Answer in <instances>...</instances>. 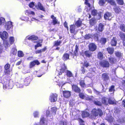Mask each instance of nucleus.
Returning a JSON list of instances; mask_svg holds the SVG:
<instances>
[{
	"instance_id": "412c9836",
	"label": "nucleus",
	"mask_w": 125,
	"mask_h": 125,
	"mask_svg": "<svg viewBox=\"0 0 125 125\" xmlns=\"http://www.w3.org/2000/svg\"><path fill=\"white\" fill-rule=\"evenodd\" d=\"M84 55L87 57H89L91 55L92 53L90 51H85L84 52Z\"/></svg>"
},
{
	"instance_id": "37998d69",
	"label": "nucleus",
	"mask_w": 125,
	"mask_h": 125,
	"mask_svg": "<svg viewBox=\"0 0 125 125\" xmlns=\"http://www.w3.org/2000/svg\"><path fill=\"white\" fill-rule=\"evenodd\" d=\"M98 56L99 59H101L103 58V55L101 52H100L98 53Z\"/></svg>"
},
{
	"instance_id": "2f4dec72",
	"label": "nucleus",
	"mask_w": 125,
	"mask_h": 125,
	"mask_svg": "<svg viewBox=\"0 0 125 125\" xmlns=\"http://www.w3.org/2000/svg\"><path fill=\"white\" fill-rule=\"evenodd\" d=\"M106 1L112 5H116V3L114 0H107Z\"/></svg>"
},
{
	"instance_id": "a18cd8bd",
	"label": "nucleus",
	"mask_w": 125,
	"mask_h": 125,
	"mask_svg": "<svg viewBox=\"0 0 125 125\" xmlns=\"http://www.w3.org/2000/svg\"><path fill=\"white\" fill-rule=\"evenodd\" d=\"M92 37V36L90 34H88L85 35L84 37V38L85 39H88L89 38H91Z\"/></svg>"
},
{
	"instance_id": "aec40b11",
	"label": "nucleus",
	"mask_w": 125,
	"mask_h": 125,
	"mask_svg": "<svg viewBox=\"0 0 125 125\" xmlns=\"http://www.w3.org/2000/svg\"><path fill=\"white\" fill-rule=\"evenodd\" d=\"M102 103L105 105H107L108 103V100L106 97H103L102 99Z\"/></svg>"
},
{
	"instance_id": "09e8293b",
	"label": "nucleus",
	"mask_w": 125,
	"mask_h": 125,
	"mask_svg": "<svg viewBox=\"0 0 125 125\" xmlns=\"http://www.w3.org/2000/svg\"><path fill=\"white\" fill-rule=\"evenodd\" d=\"M79 96L81 98L83 99H84V98L86 97L84 94L82 93H79Z\"/></svg>"
},
{
	"instance_id": "f8f14e48",
	"label": "nucleus",
	"mask_w": 125,
	"mask_h": 125,
	"mask_svg": "<svg viewBox=\"0 0 125 125\" xmlns=\"http://www.w3.org/2000/svg\"><path fill=\"white\" fill-rule=\"evenodd\" d=\"M72 88L73 90L76 92L79 93L80 91V89L77 86L73 85H72Z\"/></svg>"
},
{
	"instance_id": "cd10ccee",
	"label": "nucleus",
	"mask_w": 125,
	"mask_h": 125,
	"mask_svg": "<svg viewBox=\"0 0 125 125\" xmlns=\"http://www.w3.org/2000/svg\"><path fill=\"white\" fill-rule=\"evenodd\" d=\"M104 25L103 24L101 23H100L99 24L98 29L99 31H102L104 29Z\"/></svg>"
},
{
	"instance_id": "774afa93",
	"label": "nucleus",
	"mask_w": 125,
	"mask_h": 125,
	"mask_svg": "<svg viewBox=\"0 0 125 125\" xmlns=\"http://www.w3.org/2000/svg\"><path fill=\"white\" fill-rule=\"evenodd\" d=\"M84 66L87 67L89 66V64L87 62H84Z\"/></svg>"
},
{
	"instance_id": "a19ab883",
	"label": "nucleus",
	"mask_w": 125,
	"mask_h": 125,
	"mask_svg": "<svg viewBox=\"0 0 125 125\" xmlns=\"http://www.w3.org/2000/svg\"><path fill=\"white\" fill-rule=\"evenodd\" d=\"M117 3L119 5H123L124 3V1L123 0H116Z\"/></svg>"
},
{
	"instance_id": "7ed1b4c3",
	"label": "nucleus",
	"mask_w": 125,
	"mask_h": 125,
	"mask_svg": "<svg viewBox=\"0 0 125 125\" xmlns=\"http://www.w3.org/2000/svg\"><path fill=\"white\" fill-rule=\"evenodd\" d=\"M100 65L104 68H107L109 67L110 63L107 61L104 60L102 61L100 63Z\"/></svg>"
},
{
	"instance_id": "20e7f679",
	"label": "nucleus",
	"mask_w": 125,
	"mask_h": 125,
	"mask_svg": "<svg viewBox=\"0 0 125 125\" xmlns=\"http://www.w3.org/2000/svg\"><path fill=\"white\" fill-rule=\"evenodd\" d=\"M57 94H52L50 96V100L51 102H54L57 100Z\"/></svg>"
},
{
	"instance_id": "8fccbe9b",
	"label": "nucleus",
	"mask_w": 125,
	"mask_h": 125,
	"mask_svg": "<svg viewBox=\"0 0 125 125\" xmlns=\"http://www.w3.org/2000/svg\"><path fill=\"white\" fill-rule=\"evenodd\" d=\"M115 90L114 86H112L109 88V92H114Z\"/></svg>"
},
{
	"instance_id": "1a4fd4ad",
	"label": "nucleus",
	"mask_w": 125,
	"mask_h": 125,
	"mask_svg": "<svg viewBox=\"0 0 125 125\" xmlns=\"http://www.w3.org/2000/svg\"><path fill=\"white\" fill-rule=\"evenodd\" d=\"M40 63L37 60H36L32 62H31L30 63V68H31L34 66L36 64L37 65L39 64Z\"/></svg>"
},
{
	"instance_id": "0e129e2a",
	"label": "nucleus",
	"mask_w": 125,
	"mask_h": 125,
	"mask_svg": "<svg viewBox=\"0 0 125 125\" xmlns=\"http://www.w3.org/2000/svg\"><path fill=\"white\" fill-rule=\"evenodd\" d=\"M106 119L108 120L110 122H111L113 120V118L112 117H110L109 118H106Z\"/></svg>"
},
{
	"instance_id": "c9c22d12",
	"label": "nucleus",
	"mask_w": 125,
	"mask_h": 125,
	"mask_svg": "<svg viewBox=\"0 0 125 125\" xmlns=\"http://www.w3.org/2000/svg\"><path fill=\"white\" fill-rule=\"evenodd\" d=\"M14 38L13 37H11L9 38V42L10 44H12L14 42Z\"/></svg>"
},
{
	"instance_id": "e433bc0d",
	"label": "nucleus",
	"mask_w": 125,
	"mask_h": 125,
	"mask_svg": "<svg viewBox=\"0 0 125 125\" xmlns=\"http://www.w3.org/2000/svg\"><path fill=\"white\" fill-rule=\"evenodd\" d=\"M120 28L122 31L125 32V25L124 24H121L120 25Z\"/></svg>"
},
{
	"instance_id": "79ce46f5",
	"label": "nucleus",
	"mask_w": 125,
	"mask_h": 125,
	"mask_svg": "<svg viewBox=\"0 0 125 125\" xmlns=\"http://www.w3.org/2000/svg\"><path fill=\"white\" fill-rule=\"evenodd\" d=\"M120 36L123 40L124 41L125 39V35L122 32L120 33Z\"/></svg>"
},
{
	"instance_id": "f704fd0d",
	"label": "nucleus",
	"mask_w": 125,
	"mask_h": 125,
	"mask_svg": "<svg viewBox=\"0 0 125 125\" xmlns=\"http://www.w3.org/2000/svg\"><path fill=\"white\" fill-rule=\"evenodd\" d=\"M18 56L19 57H22L24 56V54L21 51H19L18 53Z\"/></svg>"
},
{
	"instance_id": "052dcab7",
	"label": "nucleus",
	"mask_w": 125,
	"mask_h": 125,
	"mask_svg": "<svg viewBox=\"0 0 125 125\" xmlns=\"http://www.w3.org/2000/svg\"><path fill=\"white\" fill-rule=\"evenodd\" d=\"M94 103L96 105L99 106H100L101 105V103L100 102L98 101H95L94 102Z\"/></svg>"
},
{
	"instance_id": "69168bd1",
	"label": "nucleus",
	"mask_w": 125,
	"mask_h": 125,
	"mask_svg": "<svg viewBox=\"0 0 125 125\" xmlns=\"http://www.w3.org/2000/svg\"><path fill=\"white\" fill-rule=\"evenodd\" d=\"M42 46V44L40 43H37V45H35V48L36 49H37V48L41 46Z\"/></svg>"
},
{
	"instance_id": "4c0bfd02",
	"label": "nucleus",
	"mask_w": 125,
	"mask_h": 125,
	"mask_svg": "<svg viewBox=\"0 0 125 125\" xmlns=\"http://www.w3.org/2000/svg\"><path fill=\"white\" fill-rule=\"evenodd\" d=\"M106 42V39L105 38H102L100 40V42L102 44H104Z\"/></svg>"
},
{
	"instance_id": "4be33fe9",
	"label": "nucleus",
	"mask_w": 125,
	"mask_h": 125,
	"mask_svg": "<svg viewBox=\"0 0 125 125\" xmlns=\"http://www.w3.org/2000/svg\"><path fill=\"white\" fill-rule=\"evenodd\" d=\"M76 29V27L74 25H72L70 26V31L71 33L74 32L75 29Z\"/></svg>"
},
{
	"instance_id": "dca6fc26",
	"label": "nucleus",
	"mask_w": 125,
	"mask_h": 125,
	"mask_svg": "<svg viewBox=\"0 0 125 125\" xmlns=\"http://www.w3.org/2000/svg\"><path fill=\"white\" fill-rule=\"evenodd\" d=\"M38 39V37L34 35H32L28 37H26V39H28V40H32V41H33L35 40H36Z\"/></svg>"
},
{
	"instance_id": "f257e3e1",
	"label": "nucleus",
	"mask_w": 125,
	"mask_h": 125,
	"mask_svg": "<svg viewBox=\"0 0 125 125\" xmlns=\"http://www.w3.org/2000/svg\"><path fill=\"white\" fill-rule=\"evenodd\" d=\"M52 114L50 113L49 111L47 110L46 112V116L48 119H52L53 116L56 113L57 109L55 107L52 108L51 109Z\"/></svg>"
},
{
	"instance_id": "6e6d98bb",
	"label": "nucleus",
	"mask_w": 125,
	"mask_h": 125,
	"mask_svg": "<svg viewBox=\"0 0 125 125\" xmlns=\"http://www.w3.org/2000/svg\"><path fill=\"white\" fill-rule=\"evenodd\" d=\"M80 84L81 86L82 87H84L85 86L84 81H82L80 82Z\"/></svg>"
},
{
	"instance_id": "5701e85b",
	"label": "nucleus",
	"mask_w": 125,
	"mask_h": 125,
	"mask_svg": "<svg viewBox=\"0 0 125 125\" xmlns=\"http://www.w3.org/2000/svg\"><path fill=\"white\" fill-rule=\"evenodd\" d=\"M66 74L68 77H73V75L70 71L67 70L66 72Z\"/></svg>"
},
{
	"instance_id": "864d4df0",
	"label": "nucleus",
	"mask_w": 125,
	"mask_h": 125,
	"mask_svg": "<svg viewBox=\"0 0 125 125\" xmlns=\"http://www.w3.org/2000/svg\"><path fill=\"white\" fill-rule=\"evenodd\" d=\"M17 52V50L16 49L14 48H13L12 50H11V52L13 54H15Z\"/></svg>"
},
{
	"instance_id": "c85d7f7f",
	"label": "nucleus",
	"mask_w": 125,
	"mask_h": 125,
	"mask_svg": "<svg viewBox=\"0 0 125 125\" xmlns=\"http://www.w3.org/2000/svg\"><path fill=\"white\" fill-rule=\"evenodd\" d=\"M89 115V114L86 112H83L82 114V116L83 118L88 117Z\"/></svg>"
},
{
	"instance_id": "a211bd4d",
	"label": "nucleus",
	"mask_w": 125,
	"mask_h": 125,
	"mask_svg": "<svg viewBox=\"0 0 125 125\" xmlns=\"http://www.w3.org/2000/svg\"><path fill=\"white\" fill-rule=\"evenodd\" d=\"M61 43V41L60 40H58L57 41H55L54 42L53 45L52 47L53 48L55 46H57L60 45Z\"/></svg>"
},
{
	"instance_id": "2eb2a0df",
	"label": "nucleus",
	"mask_w": 125,
	"mask_h": 125,
	"mask_svg": "<svg viewBox=\"0 0 125 125\" xmlns=\"http://www.w3.org/2000/svg\"><path fill=\"white\" fill-rule=\"evenodd\" d=\"M111 16V13L108 12H107L105 14L104 17L105 19L109 20L111 19L110 18Z\"/></svg>"
},
{
	"instance_id": "f3484780",
	"label": "nucleus",
	"mask_w": 125,
	"mask_h": 125,
	"mask_svg": "<svg viewBox=\"0 0 125 125\" xmlns=\"http://www.w3.org/2000/svg\"><path fill=\"white\" fill-rule=\"evenodd\" d=\"M108 102L110 104H113L115 103V100L113 98L110 97L108 100Z\"/></svg>"
},
{
	"instance_id": "bb28decb",
	"label": "nucleus",
	"mask_w": 125,
	"mask_h": 125,
	"mask_svg": "<svg viewBox=\"0 0 125 125\" xmlns=\"http://www.w3.org/2000/svg\"><path fill=\"white\" fill-rule=\"evenodd\" d=\"M117 42L115 38H113L111 41V45L112 46H115Z\"/></svg>"
},
{
	"instance_id": "72a5a7b5",
	"label": "nucleus",
	"mask_w": 125,
	"mask_h": 125,
	"mask_svg": "<svg viewBox=\"0 0 125 125\" xmlns=\"http://www.w3.org/2000/svg\"><path fill=\"white\" fill-rule=\"evenodd\" d=\"M3 45L4 47L6 48L10 46V45L8 43V42L4 40L3 41Z\"/></svg>"
},
{
	"instance_id": "423d86ee",
	"label": "nucleus",
	"mask_w": 125,
	"mask_h": 125,
	"mask_svg": "<svg viewBox=\"0 0 125 125\" xmlns=\"http://www.w3.org/2000/svg\"><path fill=\"white\" fill-rule=\"evenodd\" d=\"M88 46L90 51L92 52L94 51L97 48V46L95 44L93 43H90Z\"/></svg>"
},
{
	"instance_id": "e2e57ef3",
	"label": "nucleus",
	"mask_w": 125,
	"mask_h": 125,
	"mask_svg": "<svg viewBox=\"0 0 125 125\" xmlns=\"http://www.w3.org/2000/svg\"><path fill=\"white\" fill-rule=\"evenodd\" d=\"M67 83L66 82H60V84H59V86H62L63 85H64L65 83Z\"/></svg>"
},
{
	"instance_id": "9d476101",
	"label": "nucleus",
	"mask_w": 125,
	"mask_h": 125,
	"mask_svg": "<svg viewBox=\"0 0 125 125\" xmlns=\"http://www.w3.org/2000/svg\"><path fill=\"white\" fill-rule=\"evenodd\" d=\"M40 123L41 125H47L46 119L43 116L41 117Z\"/></svg>"
},
{
	"instance_id": "f03ea898",
	"label": "nucleus",
	"mask_w": 125,
	"mask_h": 125,
	"mask_svg": "<svg viewBox=\"0 0 125 125\" xmlns=\"http://www.w3.org/2000/svg\"><path fill=\"white\" fill-rule=\"evenodd\" d=\"M92 115L95 117L98 116L99 114L100 116H102L103 114L102 111L99 109L97 110L94 109L92 111Z\"/></svg>"
},
{
	"instance_id": "9b49d317",
	"label": "nucleus",
	"mask_w": 125,
	"mask_h": 125,
	"mask_svg": "<svg viewBox=\"0 0 125 125\" xmlns=\"http://www.w3.org/2000/svg\"><path fill=\"white\" fill-rule=\"evenodd\" d=\"M12 27V22L10 21L8 22L5 26V28L7 30H9Z\"/></svg>"
},
{
	"instance_id": "de8ad7c7",
	"label": "nucleus",
	"mask_w": 125,
	"mask_h": 125,
	"mask_svg": "<svg viewBox=\"0 0 125 125\" xmlns=\"http://www.w3.org/2000/svg\"><path fill=\"white\" fill-rule=\"evenodd\" d=\"M21 19L22 20L27 21L28 20L29 18L27 17H22L21 18Z\"/></svg>"
},
{
	"instance_id": "b1692460",
	"label": "nucleus",
	"mask_w": 125,
	"mask_h": 125,
	"mask_svg": "<svg viewBox=\"0 0 125 125\" xmlns=\"http://www.w3.org/2000/svg\"><path fill=\"white\" fill-rule=\"evenodd\" d=\"M25 14L26 15H29L31 14L34 15L35 14L34 12L31 11L29 10H26L25 12Z\"/></svg>"
},
{
	"instance_id": "bf43d9fd",
	"label": "nucleus",
	"mask_w": 125,
	"mask_h": 125,
	"mask_svg": "<svg viewBox=\"0 0 125 125\" xmlns=\"http://www.w3.org/2000/svg\"><path fill=\"white\" fill-rule=\"evenodd\" d=\"M10 65L9 64H6L5 66V69L6 70H7L9 69L10 67Z\"/></svg>"
},
{
	"instance_id": "5fc2aeb1",
	"label": "nucleus",
	"mask_w": 125,
	"mask_h": 125,
	"mask_svg": "<svg viewBox=\"0 0 125 125\" xmlns=\"http://www.w3.org/2000/svg\"><path fill=\"white\" fill-rule=\"evenodd\" d=\"M36 5H35L34 3L33 2H32L30 3L29 4V6L31 8H32L33 9V7L35 6H36Z\"/></svg>"
},
{
	"instance_id": "338daca9",
	"label": "nucleus",
	"mask_w": 125,
	"mask_h": 125,
	"mask_svg": "<svg viewBox=\"0 0 125 125\" xmlns=\"http://www.w3.org/2000/svg\"><path fill=\"white\" fill-rule=\"evenodd\" d=\"M87 100H90L92 99V97H91L88 96H87L86 97V96L84 98Z\"/></svg>"
},
{
	"instance_id": "49530a36",
	"label": "nucleus",
	"mask_w": 125,
	"mask_h": 125,
	"mask_svg": "<svg viewBox=\"0 0 125 125\" xmlns=\"http://www.w3.org/2000/svg\"><path fill=\"white\" fill-rule=\"evenodd\" d=\"M39 115V112L37 111H35L33 114V116L35 117H38Z\"/></svg>"
},
{
	"instance_id": "603ef678",
	"label": "nucleus",
	"mask_w": 125,
	"mask_h": 125,
	"mask_svg": "<svg viewBox=\"0 0 125 125\" xmlns=\"http://www.w3.org/2000/svg\"><path fill=\"white\" fill-rule=\"evenodd\" d=\"M5 19L2 17L0 18V25L5 22Z\"/></svg>"
},
{
	"instance_id": "c03bdc74",
	"label": "nucleus",
	"mask_w": 125,
	"mask_h": 125,
	"mask_svg": "<svg viewBox=\"0 0 125 125\" xmlns=\"http://www.w3.org/2000/svg\"><path fill=\"white\" fill-rule=\"evenodd\" d=\"M105 2V0H100L99 4L100 5H103L104 4Z\"/></svg>"
},
{
	"instance_id": "6e6552de",
	"label": "nucleus",
	"mask_w": 125,
	"mask_h": 125,
	"mask_svg": "<svg viewBox=\"0 0 125 125\" xmlns=\"http://www.w3.org/2000/svg\"><path fill=\"white\" fill-rule=\"evenodd\" d=\"M35 8L38 10H40L45 11V9L42 5L40 2H38L37 5L35 6Z\"/></svg>"
},
{
	"instance_id": "c756f323",
	"label": "nucleus",
	"mask_w": 125,
	"mask_h": 125,
	"mask_svg": "<svg viewBox=\"0 0 125 125\" xmlns=\"http://www.w3.org/2000/svg\"><path fill=\"white\" fill-rule=\"evenodd\" d=\"M46 49V47H45L44 48L42 49L36 51L35 52V53L36 54L40 53L42 52L45 51Z\"/></svg>"
},
{
	"instance_id": "0eeeda50",
	"label": "nucleus",
	"mask_w": 125,
	"mask_h": 125,
	"mask_svg": "<svg viewBox=\"0 0 125 125\" xmlns=\"http://www.w3.org/2000/svg\"><path fill=\"white\" fill-rule=\"evenodd\" d=\"M0 36L3 40H5L8 38V33L5 31H3L2 32H0Z\"/></svg>"
},
{
	"instance_id": "3c124183",
	"label": "nucleus",
	"mask_w": 125,
	"mask_h": 125,
	"mask_svg": "<svg viewBox=\"0 0 125 125\" xmlns=\"http://www.w3.org/2000/svg\"><path fill=\"white\" fill-rule=\"evenodd\" d=\"M74 53L75 55H77L78 50L79 49L78 46L77 45L75 46Z\"/></svg>"
},
{
	"instance_id": "58836bf2",
	"label": "nucleus",
	"mask_w": 125,
	"mask_h": 125,
	"mask_svg": "<svg viewBox=\"0 0 125 125\" xmlns=\"http://www.w3.org/2000/svg\"><path fill=\"white\" fill-rule=\"evenodd\" d=\"M114 10L115 12L116 13H118L120 12V9L118 7H114Z\"/></svg>"
},
{
	"instance_id": "a878e982",
	"label": "nucleus",
	"mask_w": 125,
	"mask_h": 125,
	"mask_svg": "<svg viewBox=\"0 0 125 125\" xmlns=\"http://www.w3.org/2000/svg\"><path fill=\"white\" fill-rule=\"evenodd\" d=\"M102 78L104 80H108L109 78V77L107 74L106 73H104L102 75Z\"/></svg>"
},
{
	"instance_id": "ea45409f",
	"label": "nucleus",
	"mask_w": 125,
	"mask_h": 125,
	"mask_svg": "<svg viewBox=\"0 0 125 125\" xmlns=\"http://www.w3.org/2000/svg\"><path fill=\"white\" fill-rule=\"evenodd\" d=\"M16 85L18 88H22L23 87V85L20 82H18L16 83Z\"/></svg>"
},
{
	"instance_id": "473e14b6",
	"label": "nucleus",
	"mask_w": 125,
	"mask_h": 125,
	"mask_svg": "<svg viewBox=\"0 0 125 125\" xmlns=\"http://www.w3.org/2000/svg\"><path fill=\"white\" fill-rule=\"evenodd\" d=\"M69 57V55L67 53L64 54L63 56V60L65 61L68 59Z\"/></svg>"
},
{
	"instance_id": "680f3d73",
	"label": "nucleus",
	"mask_w": 125,
	"mask_h": 125,
	"mask_svg": "<svg viewBox=\"0 0 125 125\" xmlns=\"http://www.w3.org/2000/svg\"><path fill=\"white\" fill-rule=\"evenodd\" d=\"M95 22V21L94 19H92L90 21V24L93 25L94 24Z\"/></svg>"
},
{
	"instance_id": "4468645a",
	"label": "nucleus",
	"mask_w": 125,
	"mask_h": 125,
	"mask_svg": "<svg viewBox=\"0 0 125 125\" xmlns=\"http://www.w3.org/2000/svg\"><path fill=\"white\" fill-rule=\"evenodd\" d=\"M64 96L66 98H68L71 95L70 92L68 91H64L63 92Z\"/></svg>"
},
{
	"instance_id": "6ab92c4d",
	"label": "nucleus",
	"mask_w": 125,
	"mask_h": 125,
	"mask_svg": "<svg viewBox=\"0 0 125 125\" xmlns=\"http://www.w3.org/2000/svg\"><path fill=\"white\" fill-rule=\"evenodd\" d=\"M108 59L109 62L111 64L114 63L116 61V59L115 57H109Z\"/></svg>"
},
{
	"instance_id": "39448f33",
	"label": "nucleus",
	"mask_w": 125,
	"mask_h": 125,
	"mask_svg": "<svg viewBox=\"0 0 125 125\" xmlns=\"http://www.w3.org/2000/svg\"><path fill=\"white\" fill-rule=\"evenodd\" d=\"M93 2V1L92 0H85V3L86 5V6H85L86 10L87 11H88V10H90L91 9L90 5V3L91 2Z\"/></svg>"
},
{
	"instance_id": "ddd939ff",
	"label": "nucleus",
	"mask_w": 125,
	"mask_h": 125,
	"mask_svg": "<svg viewBox=\"0 0 125 125\" xmlns=\"http://www.w3.org/2000/svg\"><path fill=\"white\" fill-rule=\"evenodd\" d=\"M51 18L52 19V22L53 25H55L58 23V21L56 19V17H55L53 15L51 16Z\"/></svg>"
},
{
	"instance_id": "13d9d810",
	"label": "nucleus",
	"mask_w": 125,
	"mask_h": 125,
	"mask_svg": "<svg viewBox=\"0 0 125 125\" xmlns=\"http://www.w3.org/2000/svg\"><path fill=\"white\" fill-rule=\"evenodd\" d=\"M97 11L96 10H94L92 11L91 13L92 15H95L97 14Z\"/></svg>"
},
{
	"instance_id": "4d7b16f0",
	"label": "nucleus",
	"mask_w": 125,
	"mask_h": 125,
	"mask_svg": "<svg viewBox=\"0 0 125 125\" xmlns=\"http://www.w3.org/2000/svg\"><path fill=\"white\" fill-rule=\"evenodd\" d=\"M116 55L118 57H119L121 55V53L119 52H115Z\"/></svg>"
},
{
	"instance_id": "7c9ffc66",
	"label": "nucleus",
	"mask_w": 125,
	"mask_h": 125,
	"mask_svg": "<svg viewBox=\"0 0 125 125\" xmlns=\"http://www.w3.org/2000/svg\"><path fill=\"white\" fill-rule=\"evenodd\" d=\"M107 50L109 53L112 54L113 53L114 50L113 48L108 47L107 48Z\"/></svg>"
},
{
	"instance_id": "393cba45",
	"label": "nucleus",
	"mask_w": 125,
	"mask_h": 125,
	"mask_svg": "<svg viewBox=\"0 0 125 125\" xmlns=\"http://www.w3.org/2000/svg\"><path fill=\"white\" fill-rule=\"evenodd\" d=\"M82 21L80 19H79L78 20L76 21L75 23V25L77 26V27H79L81 26L82 24Z\"/></svg>"
}]
</instances>
